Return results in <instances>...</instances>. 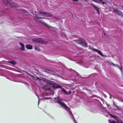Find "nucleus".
Returning <instances> with one entry per match:
<instances>
[{
  "label": "nucleus",
  "mask_w": 123,
  "mask_h": 123,
  "mask_svg": "<svg viewBox=\"0 0 123 123\" xmlns=\"http://www.w3.org/2000/svg\"><path fill=\"white\" fill-rule=\"evenodd\" d=\"M115 105V106H116V105Z\"/></svg>",
  "instance_id": "obj_30"
},
{
  "label": "nucleus",
  "mask_w": 123,
  "mask_h": 123,
  "mask_svg": "<svg viewBox=\"0 0 123 123\" xmlns=\"http://www.w3.org/2000/svg\"><path fill=\"white\" fill-rule=\"evenodd\" d=\"M73 1H78V0H72Z\"/></svg>",
  "instance_id": "obj_26"
},
{
  "label": "nucleus",
  "mask_w": 123,
  "mask_h": 123,
  "mask_svg": "<svg viewBox=\"0 0 123 123\" xmlns=\"http://www.w3.org/2000/svg\"><path fill=\"white\" fill-rule=\"evenodd\" d=\"M55 18H56V17H55Z\"/></svg>",
  "instance_id": "obj_29"
},
{
  "label": "nucleus",
  "mask_w": 123,
  "mask_h": 123,
  "mask_svg": "<svg viewBox=\"0 0 123 123\" xmlns=\"http://www.w3.org/2000/svg\"><path fill=\"white\" fill-rule=\"evenodd\" d=\"M33 41L35 43H38L42 44H47L48 43V42L44 41L41 38L33 39Z\"/></svg>",
  "instance_id": "obj_5"
},
{
  "label": "nucleus",
  "mask_w": 123,
  "mask_h": 123,
  "mask_svg": "<svg viewBox=\"0 0 123 123\" xmlns=\"http://www.w3.org/2000/svg\"><path fill=\"white\" fill-rule=\"evenodd\" d=\"M109 65L110 66H112L114 67H118L121 70H122V69L118 65L115 64L112 62H108Z\"/></svg>",
  "instance_id": "obj_8"
},
{
  "label": "nucleus",
  "mask_w": 123,
  "mask_h": 123,
  "mask_svg": "<svg viewBox=\"0 0 123 123\" xmlns=\"http://www.w3.org/2000/svg\"><path fill=\"white\" fill-rule=\"evenodd\" d=\"M19 44L21 46L20 49L22 50H24L25 49L24 44L20 42L19 43Z\"/></svg>",
  "instance_id": "obj_9"
},
{
  "label": "nucleus",
  "mask_w": 123,
  "mask_h": 123,
  "mask_svg": "<svg viewBox=\"0 0 123 123\" xmlns=\"http://www.w3.org/2000/svg\"><path fill=\"white\" fill-rule=\"evenodd\" d=\"M107 1V0H101V2L103 4H106Z\"/></svg>",
  "instance_id": "obj_15"
},
{
  "label": "nucleus",
  "mask_w": 123,
  "mask_h": 123,
  "mask_svg": "<svg viewBox=\"0 0 123 123\" xmlns=\"http://www.w3.org/2000/svg\"><path fill=\"white\" fill-rule=\"evenodd\" d=\"M117 122L118 123H123V122H121V121L118 120L117 121Z\"/></svg>",
  "instance_id": "obj_23"
},
{
  "label": "nucleus",
  "mask_w": 123,
  "mask_h": 123,
  "mask_svg": "<svg viewBox=\"0 0 123 123\" xmlns=\"http://www.w3.org/2000/svg\"><path fill=\"white\" fill-rule=\"evenodd\" d=\"M46 16L51 17L52 16V15L50 13L45 12V17Z\"/></svg>",
  "instance_id": "obj_17"
},
{
  "label": "nucleus",
  "mask_w": 123,
  "mask_h": 123,
  "mask_svg": "<svg viewBox=\"0 0 123 123\" xmlns=\"http://www.w3.org/2000/svg\"><path fill=\"white\" fill-rule=\"evenodd\" d=\"M70 113H71V114L73 116V114H72V112H71V111H70Z\"/></svg>",
  "instance_id": "obj_27"
},
{
  "label": "nucleus",
  "mask_w": 123,
  "mask_h": 123,
  "mask_svg": "<svg viewBox=\"0 0 123 123\" xmlns=\"http://www.w3.org/2000/svg\"><path fill=\"white\" fill-rule=\"evenodd\" d=\"M94 1L99 3H101V0H94Z\"/></svg>",
  "instance_id": "obj_21"
},
{
  "label": "nucleus",
  "mask_w": 123,
  "mask_h": 123,
  "mask_svg": "<svg viewBox=\"0 0 123 123\" xmlns=\"http://www.w3.org/2000/svg\"><path fill=\"white\" fill-rule=\"evenodd\" d=\"M45 17V12H39L37 13V14H35L34 16L35 21L37 22L41 23L44 25L49 27L48 25L44 22H42L39 19L44 18Z\"/></svg>",
  "instance_id": "obj_1"
},
{
  "label": "nucleus",
  "mask_w": 123,
  "mask_h": 123,
  "mask_svg": "<svg viewBox=\"0 0 123 123\" xmlns=\"http://www.w3.org/2000/svg\"><path fill=\"white\" fill-rule=\"evenodd\" d=\"M109 122L110 123H116V122L114 120H109Z\"/></svg>",
  "instance_id": "obj_20"
},
{
  "label": "nucleus",
  "mask_w": 123,
  "mask_h": 123,
  "mask_svg": "<svg viewBox=\"0 0 123 123\" xmlns=\"http://www.w3.org/2000/svg\"><path fill=\"white\" fill-rule=\"evenodd\" d=\"M3 2L6 5L11 7H17L18 6V4L12 3L10 0H3Z\"/></svg>",
  "instance_id": "obj_2"
},
{
  "label": "nucleus",
  "mask_w": 123,
  "mask_h": 123,
  "mask_svg": "<svg viewBox=\"0 0 123 123\" xmlns=\"http://www.w3.org/2000/svg\"><path fill=\"white\" fill-rule=\"evenodd\" d=\"M91 5L92 6L94 7L95 9L96 10L97 12L98 13V14H99L100 12L99 8L92 4H91Z\"/></svg>",
  "instance_id": "obj_10"
},
{
  "label": "nucleus",
  "mask_w": 123,
  "mask_h": 123,
  "mask_svg": "<svg viewBox=\"0 0 123 123\" xmlns=\"http://www.w3.org/2000/svg\"><path fill=\"white\" fill-rule=\"evenodd\" d=\"M109 115L110 116H112V117H113V118H114V117H115V116H112V115H111V114H109Z\"/></svg>",
  "instance_id": "obj_25"
},
{
  "label": "nucleus",
  "mask_w": 123,
  "mask_h": 123,
  "mask_svg": "<svg viewBox=\"0 0 123 123\" xmlns=\"http://www.w3.org/2000/svg\"><path fill=\"white\" fill-rule=\"evenodd\" d=\"M46 99H48L49 98H46Z\"/></svg>",
  "instance_id": "obj_28"
},
{
  "label": "nucleus",
  "mask_w": 123,
  "mask_h": 123,
  "mask_svg": "<svg viewBox=\"0 0 123 123\" xmlns=\"http://www.w3.org/2000/svg\"><path fill=\"white\" fill-rule=\"evenodd\" d=\"M117 14L119 15H120L122 16V13L120 11H119L116 14Z\"/></svg>",
  "instance_id": "obj_18"
},
{
  "label": "nucleus",
  "mask_w": 123,
  "mask_h": 123,
  "mask_svg": "<svg viewBox=\"0 0 123 123\" xmlns=\"http://www.w3.org/2000/svg\"><path fill=\"white\" fill-rule=\"evenodd\" d=\"M46 88H47V86H44L43 87V88L45 89H47Z\"/></svg>",
  "instance_id": "obj_24"
},
{
  "label": "nucleus",
  "mask_w": 123,
  "mask_h": 123,
  "mask_svg": "<svg viewBox=\"0 0 123 123\" xmlns=\"http://www.w3.org/2000/svg\"><path fill=\"white\" fill-rule=\"evenodd\" d=\"M49 84L51 85L52 86L55 88H62V87L58 85L57 84L54 83L53 81H49Z\"/></svg>",
  "instance_id": "obj_6"
},
{
  "label": "nucleus",
  "mask_w": 123,
  "mask_h": 123,
  "mask_svg": "<svg viewBox=\"0 0 123 123\" xmlns=\"http://www.w3.org/2000/svg\"><path fill=\"white\" fill-rule=\"evenodd\" d=\"M113 12H115L116 14H117L119 10L117 9V8H114L113 9Z\"/></svg>",
  "instance_id": "obj_14"
},
{
  "label": "nucleus",
  "mask_w": 123,
  "mask_h": 123,
  "mask_svg": "<svg viewBox=\"0 0 123 123\" xmlns=\"http://www.w3.org/2000/svg\"><path fill=\"white\" fill-rule=\"evenodd\" d=\"M115 105V106H116V105Z\"/></svg>",
  "instance_id": "obj_31"
},
{
  "label": "nucleus",
  "mask_w": 123,
  "mask_h": 123,
  "mask_svg": "<svg viewBox=\"0 0 123 123\" xmlns=\"http://www.w3.org/2000/svg\"><path fill=\"white\" fill-rule=\"evenodd\" d=\"M56 99L58 103L64 109L68 111H70V108L67 106L65 103L62 102L61 100L58 98H56Z\"/></svg>",
  "instance_id": "obj_4"
},
{
  "label": "nucleus",
  "mask_w": 123,
  "mask_h": 123,
  "mask_svg": "<svg viewBox=\"0 0 123 123\" xmlns=\"http://www.w3.org/2000/svg\"><path fill=\"white\" fill-rule=\"evenodd\" d=\"M74 41L76 43L80 44L85 47H87L86 42L83 39H80L79 40H74Z\"/></svg>",
  "instance_id": "obj_3"
},
{
  "label": "nucleus",
  "mask_w": 123,
  "mask_h": 123,
  "mask_svg": "<svg viewBox=\"0 0 123 123\" xmlns=\"http://www.w3.org/2000/svg\"><path fill=\"white\" fill-rule=\"evenodd\" d=\"M8 63H10L12 64L15 65L16 64V62L14 61H8Z\"/></svg>",
  "instance_id": "obj_16"
},
{
  "label": "nucleus",
  "mask_w": 123,
  "mask_h": 123,
  "mask_svg": "<svg viewBox=\"0 0 123 123\" xmlns=\"http://www.w3.org/2000/svg\"><path fill=\"white\" fill-rule=\"evenodd\" d=\"M26 48L29 49H31L32 48V46L30 45H26Z\"/></svg>",
  "instance_id": "obj_12"
},
{
  "label": "nucleus",
  "mask_w": 123,
  "mask_h": 123,
  "mask_svg": "<svg viewBox=\"0 0 123 123\" xmlns=\"http://www.w3.org/2000/svg\"><path fill=\"white\" fill-rule=\"evenodd\" d=\"M35 78V79L37 80H41L40 78L39 77H36Z\"/></svg>",
  "instance_id": "obj_22"
},
{
  "label": "nucleus",
  "mask_w": 123,
  "mask_h": 123,
  "mask_svg": "<svg viewBox=\"0 0 123 123\" xmlns=\"http://www.w3.org/2000/svg\"><path fill=\"white\" fill-rule=\"evenodd\" d=\"M90 49L92 50L98 52L102 57L104 58H105L106 57V55H104L102 54L100 51L99 50L97 49H96L92 48H91Z\"/></svg>",
  "instance_id": "obj_7"
},
{
  "label": "nucleus",
  "mask_w": 123,
  "mask_h": 123,
  "mask_svg": "<svg viewBox=\"0 0 123 123\" xmlns=\"http://www.w3.org/2000/svg\"><path fill=\"white\" fill-rule=\"evenodd\" d=\"M34 48L36 50H37L38 51H40V49L37 46H35Z\"/></svg>",
  "instance_id": "obj_19"
},
{
  "label": "nucleus",
  "mask_w": 123,
  "mask_h": 123,
  "mask_svg": "<svg viewBox=\"0 0 123 123\" xmlns=\"http://www.w3.org/2000/svg\"><path fill=\"white\" fill-rule=\"evenodd\" d=\"M62 89V90L66 94H69L71 93V92L70 91H69V92H67L66 91V90L63 88H61Z\"/></svg>",
  "instance_id": "obj_11"
},
{
  "label": "nucleus",
  "mask_w": 123,
  "mask_h": 123,
  "mask_svg": "<svg viewBox=\"0 0 123 123\" xmlns=\"http://www.w3.org/2000/svg\"><path fill=\"white\" fill-rule=\"evenodd\" d=\"M42 80L45 82H46L47 83L49 84V81H50V80H47V79L44 78H43L42 79Z\"/></svg>",
  "instance_id": "obj_13"
}]
</instances>
